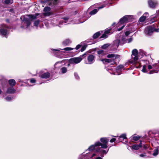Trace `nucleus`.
<instances>
[{
    "label": "nucleus",
    "mask_w": 159,
    "mask_h": 159,
    "mask_svg": "<svg viewBox=\"0 0 159 159\" xmlns=\"http://www.w3.org/2000/svg\"><path fill=\"white\" fill-rule=\"evenodd\" d=\"M98 154L96 153H94L92 154H89V158L90 159H102V157L98 156Z\"/></svg>",
    "instance_id": "16"
},
{
    "label": "nucleus",
    "mask_w": 159,
    "mask_h": 159,
    "mask_svg": "<svg viewBox=\"0 0 159 159\" xmlns=\"http://www.w3.org/2000/svg\"><path fill=\"white\" fill-rule=\"evenodd\" d=\"M115 24V23H114L112 25H113L114 24Z\"/></svg>",
    "instance_id": "62"
},
{
    "label": "nucleus",
    "mask_w": 159,
    "mask_h": 159,
    "mask_svg": "<svg viewBox=\"0 0 159 159\" xmlns=\"http://www.w3.org/2000/svg\"><path fill=\"white\" fill-rule=\"evenodd\" d=\"M81 57H75L69 60V62L71 64H75L80 63L82 60Z\"/></svg>",
    "instance_id": "8"
},
{
    "label": "nucleus",
    "mask_w": 159,
    "mask_h": 159,
    "mask_svg": "<svg viewBox=\"0 0 159 159\" xmlns=\"http://www.w3.org/2000/svg\"><path fill=\"white\" fill-rule=\"evenodd\" d=\"M71 43V40L69 39H66L64 40L62 42V44L65 46L69 45Z\"/></svg>",
    "instance_id": "26"
},
{
    "label": "nucleus",
    "mask_w": 159,
    "mask_h": 159,
    "mask_svg": "<svg viewBox=\"0 0 159 159\" xmlns=\"http://www.w3.org/2000/svg\"><path fill=\"white\" fill-rule=\"evenodd\" d=\"M2 93V90L0 89V94H1Z\"/></svg>",
    "instance_id": "56"
},
{
    "label": "nucleus",
    "mask_w": 159,
    "mask_h": 159,
    "mask_svg": "<svg viewBox=\"0 0 159 159\" xmlns=\"http://www.w3.org/2000/svg\"><path fill=\"white\" fill-rule=\"evenodd\" d=\"M106 6V5H105V4L102 5L101 6L98 7V10L99 9H102V8L105 7Z\"/></svg>",
    "instance_id": "44"
},
{
    "label": "nucleus",
    "mask_w": 159,
    "mask_h": 159,
    "mask_svg": "<svg viewBox=\"0 0 159 159\" xmlns=\"http://www.w3.org/2000/svg\"><path fill=\"white\" fill-rule=\"evenodd\" d=\"M110 45V44L108 43L106 44L103 45L102 46V48L103 49H106Z\"/></svg>",
    "instance_id": "39"
},
{
    "label": "nucleus",
    "mask_w": 159,
    "mask_h": 159,
    "mask_svg": "<svg viewBox=\"0 0 159 159\" xmlns=\"http://www.w3.org/2000/svg\"><path fill=\"white\" fill-rule=\"evenodd\" d=\"M8 20H7V22H8Z\"/></svg>",
    "instance_id": "60"
},
{
    "label": "nucleus",
    "mask_w": 159,
    "mask_h": 159,
    "mask_svg": "<svg viewBox=\"0 0 159 159\" xmlns=\"http://www.w3.org/2000/svg\"><path fill=\"white\" fill-rule=\"evenodd\" d=\"M50 10H51V8L50 7H45L44 8V10H43V11L44 12H46V13H44V14L46 15H47V16H49V14H48V12L49 11H50Z\"/></svg>",
    "instance_id": "27"
},
{
    "label": "nucleus",
    "mask_w": 159,
    "mask_h": 159,
    "mask_svg": "<svg viewBox=\"0 0 159 159\" xmlns=\"http://www.w3.org/2000/svg\"><path fill=\"white\" fill-rule=\"evenodd\" d=\"M107 37V36L106 35L105 33L102 35L100 37V38H104L106 39Z\"/></svg>",
    "instance_id": "41"
},
{
    "label": "nucleus",
    "mask_w": 159,
    "mask_h": 159,
    "mask_svg": "<svg viewBox=\"0 0 159 159\" xmlns=\"http://www.w3.org/2000/svg\"><path fill=\"white\" fill-rule=\"evenodd\" d=\"M123 67L124 66L123 65H120L117 67L116 70L118 71H120L123 69Z\"/></svg>",
    "instance_id": "37"
},
{
    "label": "nucleus",
    "mask_w": 159,
    "mask_h": 159,
    "mask_svg": "<svg viewBox=\"0 0 159 159\" xmlns=\"http://www.w3.org/2000/svg\"><path fill=\"white\" fill-rule=\"evenodd\" d=\"M13 2V0H5L4 1V3L7 4H11Z\"/></svg>",
    "instance_id": "38"
},
{
    "label": "nucleus",
    "mask_w": 159,
    "mask_h": 159,
    "mask_svg": "<svg viewBox=\"0 0 159 159\" xmlns=\"http://www.w3.org/2000/svg\"><path fill=\"white\" fill-rule=\"evenodd\" d=\"M139 156L142 157H147V156L145 154H141L139 155Z\"/></svg>",
    "instance_id": "47"
},
{
    "label": "nucleus",
    "mask_w": 159,
    "mask_h": 159,
    "mask_svg": "<svg viewBox=\"0 0 159 159\" xmlns=\"http://www.w3.org/2000/svg\"><path fill=\"white\" fill-rule=\"evenodd\" d=\"M114 136L115 137H117V136Z\"/></svg>",
    "instance_id": "61"
},
{
    "label": "nucleus",
    "mask_w": 159,
    "mask_h": 159,
    "mask_svg": "<svg viewBox=\"0 0 159 159\" xmlns=\"http://www.w3.org/2000/svg\"><path fill=\"white\" fill-rule=\"evenodd\" d=\"M74 49V48L66 47L62 49L61 48H59L58 49H51V50L53 51L55 53H56V52L60 53V50H64L66 51H69Z\"/></svg>",
    "instance_id": "12"
},
{
    "label": "nucleus",
    "mask_w": 159,
    "mask_h": 159,
    "mask_svg": "<svg viewBox=\"0 0 159 159\" xmlns=\"http://www.w3.org/2000/svg\"><path fill=\"white\" fill-rule=\"evenodd\" d=\"M85 55V54H83V55L81 56H81V57H83Z\"/></svg>",
    "instance_id": "57"
},
{
    "label": "nucleus",
    "mask_w": 159,
    "mask_h": 159,
    "mask_svg": "<svg viewBox=\"0 0 159 159\" xmlns=\"http://www.w3.org/2000/svg\"><path fill=\"white\" fill-rule=\"evenodd\" d=\"M120 42V40L119 39H117L114 41V45L115 46L116 48H117Z\"/></svg>",
    "instance_id": "30"
},
{
    "label": "nucleus",
    "mask_w": 159,
    "mask_h": 159,
    "mask_svg": "<svg viewBox=\"0 0 159 159\" xmlns=\"http://www.w3.org/2000/svg\"><path fill=\"white\" fill-rule=\"evenodd\" d=\"M85 49V48L84 47H82L81 49V52L83 51Z\"/></svg>",
    "instance_id": "54"
},
{
    "label": "nucleus",
    "mask_w": 159,
    "mask_h": 159,
    "mask_svg": "<svg viewBox=\"0 0 159 159\" xmlns=\"http://www.w3.org/2000/svg\"><path fill=\"white\" fill-rule=\"evenodd\" d=\"M8 26L5 25H2L0 28V34L5 36L8 33Z\"/></svg>",
    "instance_id": "7"
},
{
    "label": "nucleus",
    "mask_w": 159,
    "mask_h": 159,
    "mask_svg": "<svg viewBox=\"0 0 159 159\" xmlns=\"http://www.w3.org/2000/svg\"><path fill=\"white\" fill-rule=\"evenodd\" d=\"M131 57L132 59L134 60V62H135V61L138 59V51L136 49H134L132 50Z\"/></svg>",
    "instance_id": "10"
},
{
    "label": "nucleus",
    "mask_w": 159,
    "mask_h": 159,
    "mask_svg": "<svg viewBox=\"0 0 159 159\" xmlns=\"http://www.w3.org/2000/svg\"><path fill=\"white\" fill-rule=\"evenodd\" d=\"M97 53L99 57H102L104 56L106 54V52L102 50H99L97 51Z\"/></svg>",
    "instance_id": "21"
},
{
    "label": "nucleus",
    "mask_w": 159,
    "mask_h": 159,
    "mask_svg": "<svg viewBox=\"0 0 159 159\" xmlns=\"http://www.w3.org/2000/svg\"><path fill=\"white\" fill-rule=\"evenodd\" d=\"M39 23V20H37L34 22V24L36 26H38Z\"/></svg>",
    "instance_id": "45"
},
{
    "label": "nucleus",
    "mask_w": 159,
    "mask_h": 159,
    "mask_svg": "<svg viewBox=\"0 0 159 159\" xmlns=\"http://www.w3.org/2000/svg\"><path fill=\"white\" fill-rule=\"evenodd\" d=\"M132 18V16L127 15L121 18L117 25L120 26V27L117 29L118 30L120 31L122 30L125 25L126 23L131 21Z\"/></svg>",
    "instance_id": "2"
},
{
    "label": "nucleus",
    "mask_w": 159,
    "mask_h": 159,
    "mask_svg": "<svg viewBox=\"0 0 159 159\" xmlns=\"http://www.w3.org/2000/svg\"><path fill=\"white\" fill-rule=\"evenodd\" d=\"M148 4L150 7L152 8H154L158 5V2L155 0H149Z\"/></svg>",
    "instance_id": "11"
},
{
    "label": "nucleus",
    "mask_w": 159,
    "mask_h": 159,
    "mask_svg": "<svg viewBox=\"0 0 159 159\" xmlns=\"http://www.w3.org/2000/svg\"><path fill=\"white\" fill-rule=\"evenodd\" d=\"M30 82L32 83H35L36 82V80L34 79H30Z\"/></svg>",
    "instance_id": "42"
},
{
    "label": "nucleus",
    "mask_w": 159,
    "mask_h": 159,
    "mask_svg": "<svg viewBox=\"0 0 159 159\" xmlns=\"http://www.w3.org/2000/svg\"><path fill=\"white\" fill-rule=\"evenodd\" d=\"M153 31H155L156 32H159V29H154L153 28Z\"/></svg>",
    "instance_id": "52"
},
{
    "label": "nucleus",
    "mask_w": 159,
    "mask_h": 159,
    "mask_svg": "<svg viewBox=\"0 0 159 159\" xmlns=\"http://www.w3.org/2000/svg\"><path fill=\"white\" fill-rule=\"evenodd\" d=\"M116 139L112 138L110 140V142L111 143H113V142H114L116 141Z\"/></svg>",
    "instance_id": "49"
},
{
    "label": "nucleus",
    "mask_w": 159,
    "mask_h": 159,
    "mask_svg": "<svg viewBox=\"0 0 159 159\" xmlns=\"http://www.w3.org/2000/svg\"><path fill=\"white\" fill-rule=\"evenodd\" d=\"M129 62L130 63H134V62L132 61H129Z\"/></svg>",
    "instance_id": "55"
},
{
    "label": "nucleus",
    "mask_w": 159,
    "mask_h": 159,
    "mask_svg": "<svg viewBox=\"0 0 159 159\" xmlns=\"http://www.w3.org/2000/svg\"><path fill=\"white\" fill-rule=\"evenodd\" d=\"M101 143H100V142L99 141L95 143L94 145H92L90 146H89V148L86 150V153H88L87 152V151H92L93 150L95 151V153H97V151L99 150V149H98L99 144H100ZM88 154V153H87Z\"/></svg>",
    "instance_id": "5"
},
{
    "label": "nucleus",
    "mask_w": 159,
    "mask_h": 159,
    "mask_svg": "<svg viewBox=\"0 0 159 159\" xmlns=\"http://www.w3.org/2000/svg\"><path fill=\"white\" fill-rule=\"evenodd\" d=\"M139 65L140 66H143V69L142 71L144 73H147L148 70L147 69V66H148L149 65V62L147 60H141L139 63Z\"/></svg>",
    "instance_id": "4"
},
{
    "label": "nucleus",
    "mask_w": 159,
    "mask_h": 159,
    "mask_svg": "<svg viewBox=\"0 0 159 159\" xmlns=\"http://www.w3.org/2000/svg\"><path fill=\"white\" fill-rule=\"evenodd\" d=\"M81 46V45L80 44H78L76 46V47L75 48V49L76 50L79 49Z\"/></svg>",
    "instance_id": "46"
},
{
    "label": "nucleus",
    "mask_w": 159,
    "mask_h": 159,
    "mask_svg": "<svg viewBox=\"0 0 159 159\" xmlns=\"http://www.w3.org/2000/svg\"><path fill=\"white\" fill-rule=\"evenodd\" d=\"M74 75L75 78L77 80H79L80 79V78L77 73L75 72L74 73Z\"/></svg>",
    "instance_id": "40"
},
{
    "label": "nucleus",
    "mask_w": 159,
    "mask_h": 159,
    "mask_svg": "<svg viewBox=\"0 0 159 159\" xmlns=\"http://www.w3.org/2000/svg\"><path fill=\"white\" fill-rule=\"evenodd\" d=\"M57 63H56L55 64V65H56V64H57Z\"/></svg>",
    "instance_id": "59"
},
{
    "label": "nucleus",
    "mask_w": 159,
    "mask_h": 159,
    "mask_svg": "<svg viewBox=\"0 0 159 159\" xmlns=\"http://www.w3.org/2000/svg\"><path fill=\"white\" fill-rule=\"evenodd\" d=\"M70 63H69V64H68L67 66H70Z\"/></svg>",
    "instance_id": "58"
},
{
    "label": "nucleus",
    "mask_w": 159,
    "mask_h": 159,
    "mask_svg": "<svg viewBox=\"0 0 159 159\" xmlns=\"http://www.w3.org/2000/svg\"><path fill=\"white\" fill-rule=\"evenodd\" d=\"M133 139V140L135 141L138 140L140 138V137L139 136H137L136 134H134L131 137Z\"/></svg>",
    "instance_id": "31"
},
{
    "label": "nucleus",
    "mask_w": 159,
    "mask_h": 159,
    "mask_svg": "<svg viewBox=\"0 0 159 159\" xmlns=\"http://www.w3.org/2000/svg\"><path fill=\"white\" fill-rule=\"evenodd\" d=\"M101 143L99 144V146H101V148L103 149H106L108 147L107 144L109 139L107 138H102L100 139Z\"/></svg>",
    "instance_id": "6"
},
{
    "label": "nucleus",
    "mask_w": 159,
    "mask_h": 159,
    "mask_svg": "<svg viewBox=\"0 0 159 159\" xmlns=\"http://www.w3.org/2000/svg\"><path fill=\"white\" fill-rule=\"evenodd\" d=\"M16 90L13 87H8L7 89L6 93L9 94H14L16 92Z\"/></svg>",
    "instance_id": "15"
},
{
    "label": "nucleus",
    "mask_w": 159,
    "mask_h": 159,
    "mask_svg": "<svg viewBox=\"0 0 159 159\" xmlns=\"http://www.w3.org/2000/svg\"><path fill=\"white\" fill-rule=\"evenodd\" d=\"M126 135L125 134H121L119 137L118 139L119 140L121 138H122L123 139H127V137H126Z\"/></svg>",
    "instance_id": "36"
},
{
    "label": "nucleus",
    "mask_w": 159,
    "mask_h": 159,
    "mask_svg": "<svg viewBox=\"0 0 159 159\" xmlns=\"http://www.w3.org/2000/svg\"><path fill=\"white\" fill-rule=\"evenodd\" d=\"M130 33V32L129 31H126L125 32V34L126 36H127Z\"/></svg>",
    "instance_id": "48"
},
{
    "label": "nucleus",
    "mask_w": 159,
    "mask_h": 159,
    "mask_svg": "<svg viewBox=\"0 0 159 159\" xmlns=\"http://www.w3.org/2000/svg\"><path fill=\"white\" fill-rule=\"evenodd\" d=\"M98 149H99V150L97 151V153H98L99 154V153L101 152L102 154V155L101 156L102 157H103L104 156L103 155V154H106L107 152H108L109 151V148L107 150V151L102 149H101V148L100 146H99Z\"/></svg>",
    "instance_id": "19"
},
{
    "label": "nucleus",
    "mask_w": 159,
    "mask_h": 159,
    "mask_svg": "<svg viewBox=\"0 0 159 159\" xmlns=\"http://www.w3.org/2000/svg\"><path fill=\"white\" fill-rule=\"evenodd\" d=\"M148 69L149 70L152 69V70L150 71L148 73L149 74H152L154 73H157L159 71V61L157 63L154 64L152 66L150 65H148Z\"/></svg>",
    "instance_id": "3"
},
{
    "label": "nucleus",
    "mask_w": 159,
    "mask_h": 159,
    "mask_svg": "<svg viewBox=\"0 0 159 159\" xmlns=\"http://www.w3.org/2000/svg\"><path fill=\"white\" fill-rule=\"evenodd\" d=\"M100 32L101 31L98 32L94 34L93 36V38L95 39L98 38L101 34Z\"/></svg>",
    "instance_id": "32"
},
{
    "label": "nucleus",
    "mask_w": 159,
    "mask_h": 159,
    "mask_svg": "<svg viewBox=\"0 0 159 159\" xmlns=\"http://www.w3.org/2000/svg\"><path fill=\"white\" fill-rule=\"evenodd\" d=\"M132 40V38H130L129 39H128V43H130Z\"/></svg>",
    "instance_id": "51"
},
{
    "label": "nucleus",
    "mask_w": 159,
    "mask_h": 159,
    "mask_svg": "<svg viewBox=\"0 0 159 159\" xmlns=\"http://www.w3.org/2000/svg\"><path fill=\"white\" fill-rule=\"evenodd\" d=\"M13 99L14 97L10 96H8L6 97L5 98V100L7 102H10Z\"/></svg>",
    "instance_id": "29"
},
{
    "label": "nucleus",
    "mask_w": 159,
    "mask_h": 159,
    "mask_svg": "<svg viewBox=\"0 0 159 159\" xmlns=\"http://www.w3.org/2000/svg\"><path fill=\"white\" fill-rule=\"evenodd\" d=\"M147 15H148V13L147 12L145 13L140 18L139 20V21L140 22L144 21L148 16H147Z\"/></svg>",
    "instance_id": "23"
},
{
    "label": "nucleus",
    "mask_w": 159,
    "mask_h": 159,
    "mask_svg": "<svg viewBox=\"0 0 159 159\" xmlns=\"http://www.w3.org/2000/svg\"><path fill=\"white\" fill-rule=\"evenodd\" d=\"M95 59V56L91 54L88 56L87 61L85 62V63L87 64H92L94 62Z\"/></svg>",
    "instance_id": "9"
},
{
    "label": "nucleus",
    "mask_w": 159,
    "mask_h": 159,
    "mask_svg": "<svg viewBox=\"0 0 159 159\" xmlns=\"http://www.w3.org/2000/svg\"><path fill=\"white\" fill-rule=\"evenodd\" d=\"M38 14L33 15H25L20 17L22 20L21 28L23 29H30L31 22L36 19Z\"/></svg>",
    "instance_id": "1"
},
{
    "label": "nucleus",
    "mask_w": 159,
    "mask_h": 159,
    "mask_svg": "<svg viewBox=\"0 0 159 159\" xmlns=\"http://www.w3.org/2000/svg\"><path fill=\"white\" fill-rule=\"evenodd\" d=\"M61 73L62 74H64L67 71V69L66 67H62L61 69Z\"/></svg>",
    "instance_id": "35"
},
{
    "label": "nucleus",
    "mask_w": 159,
    "mask_h": 159,
    "mask_svg": "<svg viewBox=\"0 0 159 159\" xmlns=\"http://www.w3.org/2000/svg\"><path fill=\"white\" fill-rule=\"evenodd\" d=\"M107 57L112 58V59L115 58V59H116L119 58L120 56L118 55L115 54V53H111L108 54L107 56Z\"/></svg>",
    "instance_id": "20"
},
{
    "label": "nucleus",
    "mask_w": 159,
    "mask_h": 159,
    "mask_svg": "<svg viewBox=\"0 0 159 159\" xmlns=\"http://www.w3.org/2000/svg\"><path fill=\"white\" fill-rule=\"evenodd\" d=\"M103 63H111V64H113L115 63V59L114 58L111 59H105L101 60Z\"/></svg>",
    "instance_id": "17"
},
{
    "label": "nucleus",
    "mask_w": 159,
    "mask_h": 159,
    "mask_svg": "<svg viewBox=\"0 0 159 159\" xmlns=\"http://www.w3.org/2000/svg\"><path fill=\"white\" fill-rule=\"evenodd\" d=\"M4 79V77L2 75H0V80H2Z\"/></svg>",
    "instance_id": "53"
},
{
    "label": "nucleus",
    "mask_w": 159,
    "mask_h": 159,
    "mask_svg": "<svg viewBox=\"0 0 159 159\" xmlns=\"http://www.w3.org/2000/svg\"><path fill=\"white\" fill-rule=\"evenodd\" d=\"M158 11L159 12V10H158Z\"/></svg>",
    "instance_id": "63"
},
{
    "label": "nucleus",
    "mask_w": 159,
    "mask_h": 159,
    "mask_svg": "<svg viewBox=\"0 0 159 159\" xmlns=\"http://www.w3.org/2000/svg\"><path fill=\"white\" fill-rule=\"evenodd\" d=\"M143 148L144 149H146L148 148V146L147 145H143Z\"/></svg>",
    "instance_id": "50"
},
{
    "label": "nucleus",
    "mask_w": 159,
    "mask_h": 159,
    "mask_svg": "<svg viewBox=\"0 0 159 159\" xmlns=\"http://www.w3.org/2000/svg\"><path fill=\"white\" fill-rule=\"evenodd\" d=\"M80 156L79 158V159H89V154H87L86 153V155H84V154H83Z\"/></svg>",
    "instance_id": "22"
},
{
    "label": "nucleus",
    "mask_w": 159,
    "mask_h": 159,
    "mask_svg": "<svg viewBox=\"0 0 159 159\" xmlns=\"http://www.w3.org/2000/svg\"><path fill=\"white\" fill-rule=\"evenodd\" d=\"M8 83L11 87H13L15 85L16 82L14 79H11L8 80Z\"/></svg>",
    "instance_id": "24"
},
{
    "label": "nucleus",
    "mask_w": 159,
    "mask_h": 159,
    "mask_svg": "<svg viewBox=\"0 0 159 159\" xmlns=\"http://www.w3.org/2000/svg\"><path fill=\"white\" fill-rule=\"evenodd\" d=\"M111 29H109L106 30H105L104 33L106 34H108L110 33V31H111Z\"/></svg>",
    "instance_id": "43"
},
{
    "label": "nucleus",
    "mask_w": 159,
    "mask_h": 159,
    "mask_svg": "<svg viewBox=\"0 0 159 159\" xmlns=\"http://www.w3.org/2000/svg\"><path fill=\"white\" fill-rule=\"evenodd\" d=\"M58 0H49V4L50 6H53L55 4H56Z\"/></svg>",
    "instance_id": "28"
},
{
    "label": "nucleus",
    "mask_w": 159,
    "mask_h": 159,
    "mask_svg": "<svg viewBox=\"0 0 159 159\" xmlns=\"http://www.w3.org/2000/svg\"><path fill=\"white\" fill-rule=\"evenodd\" d=\"M158 154V149L156 148L154 150L152 155L154 156H156Z\"/></svg>",
    "instance_id": "34"
},
{
    "label": "nucleus",
    "mask_w": 159,
    "mask_h": 159,
    "mask_svg": "<svg viewBox=\"0 0 159 159\" xmlns=\"http://www.w3.org/2000/svg\"><path fill=\"white\" fill-rule=\"evenodd\" d=\"M153 32V27L148 26L145 29V33L148 35H150Z\"/></svg>",
    "instance_id": "13"
},
{
    "label": "nucleus",
    "mask_w": 159,
    "mask_h": 159,
    "mask_svg": "<svg viewBox=\"0 0 159 159\" xmlns=\"http://www.w3.org/2000/svg\"><path fill=\"white\" fill-rule=\"evenodd\" d=\"M98 11V10L97 9H94L90 12L89 14L91 15H94L97 13Z\"/></svg>",
    "instance_id": "33"
},
{
    "label": "nucleus",
    "mask_w": 159,
    "mask_h": 159,
    "mask_svg": "<svg viewBox=\"0 0 159 159\" xmlns=\"http://www.w3.org/2000/svg\"><path fill=\"white\" fill-rule=\"evenodd\" d=\"M142 147V141H140V143L139 145L134 144L132 146V150H138Z\"/></svg>",
    "instance_id": "18"
},
{
    "label": "nucleus",
    "mask_w": 159,
    "mask_h": 159,
    "mask_svg": "<svg viewBox=\"0 0 159 159\" xmlns=\"http://www.w3.org/2000/svg\"><path fill=\"white\" fill-rule=\"evenodd\" d=\"M68 20V18L65 17L62 19L61 20H60V24H68L69 23H67V20Z\"/></svg>",
    "instance_id": "25"
},
{
    "label": "nucleus",
    "mask_w": 159,
    "mask_h": 159,
    "mask_svg": "<svg viewBox=\"0 0 159 159\" xmlns=\"http://www.w3.org/2000/svg\"><path fill=\"white\" fill-rule=\"evenodd\" d=\"M50 76V74L48 72H41L40 77L42 79H47L49 78Z\"/></svg>",
    "instance_id": "14"
}]
</instances>
